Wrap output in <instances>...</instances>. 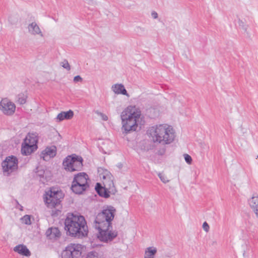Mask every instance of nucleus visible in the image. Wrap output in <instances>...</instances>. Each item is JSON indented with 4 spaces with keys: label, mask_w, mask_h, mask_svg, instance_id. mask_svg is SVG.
I'll return each instance as SVG.
<instances>
[{
    "label": "nucleus",
    "mask_w": 258,
    "mask_h": 258,
    "mask_svg": "<svg viewBox=\"0 0 258 258\" xmlns=\"http://www.w3.org/2000/svg\"><path fill=\"white\" fill-rule=\"evenodd\" d=\"M151 16L154 19H156L158 17V14L156 12L153 11L151 13Z\"/></svg>",
    "instance_id": "obj_35"
},
{
    "label": "nucleus",
    "mask_w": 258,
    "mask_h": 258,
    "mask_svg": "<svg viewBox=\"0 0 258 258\" xmlns=\"http://www.w3.org/2000/svg\"><path fill=\"white\" fill-rule=\"evenodd\" d=\"M21 220L22 223L27 225L31 224L30 216L29 215H26L24 216L21 218Z\"/></svg>",
    "instance_id": "obj_26"
},
{
    "label": "nucleus",
    "mask_w": 258,
    "mask_h": 258,
    "mask_svg": "<svg viewBox=\"0 0 258 258\" xmlns=\"http://www.w3.org/2000/svg\"><path fill=\"white\" fill-rule=\"evenodd\" d=\"M141 115V111L135 106H129L121 112L122 128L125 133L137 130Z\"/></svg>",
    "instance_id": "obj_4"
},
{
    "label": "nucleus",
    "mask_w": 258,
    "mask_h": 258,
    "mask_svg": "<svg viewBox=\"0 0 258 258\" xmlns=\"http://www.w3.org/2000/svg\"><path fill=\"white\" fill-rule=\"evenodd\" d=\"M89 186V185L82 184L81 183L77 182L76 181H73L71 189L74 193L76 194H81L84 191L86 190Z\"/></svg>",
    "instance_id": "obj_12"
},
{
    "label": "nucleus",
    "mask_w": 258,
    "mask_h": 258,
    "mask_svg": "<svg viewBox=\"0 0 258 258\" xmlns=\"http://www.w3.org/2000/svg\"><path fill=\"white\" fill-rule=\"evenodd\" d=\"M61 66L68 71H70L71 70V66L68 62V61L66 59L63 60V61L61 62Z\"/></svg>",
    "instance_id": "obj_28"
},
{
    "label": "nucleus",
    "mask_w": 258,
    "mask_h": 258,
    "mask_svg": "<svg viewBox=\"0 0 258 258\" xmlns=\"http://www.w3.org/2000/svg\"><path fill=\"white\" fill-rule=\"evenodd\" d=\"M83 249L81 244L71 243L68 245L61 254L62 258H80Z\"/></svg>",
    "instance_id": "obj_8"
},
{
    "label": "nucleus",
    "mask_w": 258,
    "mask_h": 258,
    "mask_svg": "<svg viewBox=\"0 0 258 258\" xmlns=\"http://www.w3.org/2000/svg\"><path fill=\"white\" fill-rule=\"evenodd\" d=\"M157 252V248L155 247H147L145 250L144 258H155Z\"/></svg>",
    "instance_id": "obj_23"
},
{
    "label": "nucleus",
    "mask_w": 258,
    "mask_h": 258,
    "mask_svg": "<svg viewBox=\"0 0 258 258\" xmlns=\"http://www.w3.org/2000/svg\"><path fill=\"white\" fill-rule=\"evenodd\" d=\"M83 80V79L80 76H77L74 77V82L75 83H77L79 82H81Z\"/></svg>",
    "instance_id": "obj_32"
},
{
    "label": "nucleus",
    "mask_w": 258,
    "mask_h": 258,
    "mask_svg": "<svg viewBox=\"0 0 258 258\" xmlns=\"http://www.w3.org/2000/svg\"><path fill=\"white\" fill-rule=\"evenodd\" d=\"M74 115V112L71 110H70L67 112L62 111L58 113L56 117L57 121H61L64 119H70Z\"/></svg>",
    "instance_id": "obj_20"
},
{
    "label": "nucleus",
    "mask_w": 258,
    "mask_h": 258,
    "mask_svg": "<svg viewBox=\"0 0 258 258\" xmlns=\"http://www.w3.org/2000/svg\"><path fill=\"white\" fill-rule=\"evenodd\" d=\"M38 136L36 133H29L26 137L24 142L30 145L37 146Z\"/></svg>",
    "instance_id": "obj_19"
},
{
    "label": "nucleus",
    "mask_w": 258,
    "mask_h": 258,
    "mask_svg": "<svg viewBox=\"0 0 258 258\" xmlns=\"http://www.w3.org/2000/svg\"><path fill=\"white\" fill-rule=\"evenodd\" d=\"M28 30L29 33L32 35L35 36L37 35L41 37H44V35L39 26L35 22L28 25Z\"/></svg>",
    "instance_id": "obj_11"
},
{
    "label": "nucleus",
    "mask_w": 258,
    "mask_h": 258,
    "mask_svg": "<svg viewBox=\"0 0 258 258\" xmlns=\"http://www.w3.org/2000/svg\"><path fill=\"white\" fill-rule=\"evenodd\" d=\"M248 203L251 209L255 213L256 216H258V197L253 196L248 201Z\"/></svg>",
    "instance_id": "obj_22"
},
{
    "label": "nucleus",
    "mask_w": 258,
    "mask_h": 258,
    "mask_svg": "<svg viewBox=\"0 0 258 258\" xmlns=\"http://www.w3.org/2000/svg\"><path fill=\"white\" fill-rule=\"evenodd\" d=\"M56 154V148L54 146L48 147L45 148L41 153L40 157L44 160H48L49 158H53Z\"/></svg>",
    "instance_id": "obj_10"
},
{
    "label": "nucleus",
    "mask_w": 258,
    "mask_h": 258,
    "mask_svg": "<svg viewBox=\"0 0 258 258\" xmlns=\"http://www.w3.org/2000/svg\"><path fill=\"white\" fill-rule=\"evenodd\" d=\"M36 169L37 170L36 171L37 175L40 177H43L44 170L43 169H39V168H37Z\"/></svg>",
    "instance_id": "obj_31"
},
{
    "label": "nucleus",
    "mask_w": 258,
    "mask_h": 258,
    "mask_svg": "<svg viewBox=\"0 0 258 258\" xmlns=\"http://www.w3.org/2000/svg\"><path fill=\"white\" fill-rule=\"evenodd\" d=\"M237 24L239 28L242 29L244 33H247V25L243 20L238 19Z\"/></svg>",
    "instance_id": "obj_24"
},
{
    "label": "nucleus",
    "mask_w": 258,
    "mask_h": 258,
    "mask_svg": "<svg viewBox=\"0 0 258 258\" xmlns=\"http://www.w3.org/2000/svg\"><path fill=\"white\" fill-rule=\"evenodd\" d=\"M88 179V175L84 172H81L74 176L73 181H76L77 182H79V183H81L82 184L83 183L84 185H89L87 181Z\"/></svg>",
    "instance_id": "obj_18"
},
{
    "label": "nucleus",
    "mask_w": 258,
    "mask_h": 258,
    "mask_svg": "<svg viewBox=\"0 0 258 258\" xmlns=\"http://www.w3.org/2000/svg\"><path fill=\"white\" fill-rule=\"evenodd\" d=\"M46 235L51 239H56L60 236V232L58 228L51 227L47 229Z\"/></svg>",
    "instance_id": "obj_14"
},
{
    "label": "nucleus",
    "mask_w": 258,
    "mask_h": 258,
    "mask_svg": "<svg viewBox=\"0 0 258 258\" xmlns=\"http://www.w3.org/2000/svg\"><path fill=\"white\" fill-rule=\"evenodd\" d=\"M112 91L116 94H122L126 96H129L127 91L122 84H115L111 87Z\"/></svg>",
    "instance_id": "obj_15"
},
{
    "label": "nucleus",
    "mask_w": 258,
    "mask_h": 258,
    "mask_svg": "<svg viewBox=\"0 0 258 258\" xmlns=\"http://www.w3.org/2000/svg\"><path fill=\"white\" fill-rule=\"evenodd\" d=\"M63 198V194L61 191L51 188L46 192L44 201L48 207L53 208L60 204Z\"/></svg>",
    "instance_id": "obj_6"
},
{
    "label": "nucleus",
    "mask_w": 258,
    "mask_h": 258,
    "mask_svg": "<svg viewBox=\"0 0 258 258\" xmlns=\"http://www.w3.org/2000/svg\"><path fill=\"white\" fill-rule=\"evenodd\" d=\"M73 159H74V162H73L71 172L81 170L83 166L82 158L81 157L77 156L76 155H74Z\"/></svg>",
    "instance_id": "obj_16"
},
{
    "label": "nucleus",
    "mask_w": 258,
    "mask_h": 258,
    "mask_svg": "<svg viewBox=\"0 0 258 258\" xmlns=\"http://www.w3.org/2000/svg\"><path fill=\"white\" fill-rule=\"evenodd\" d=\"M103 184L104 187L101 186V184L97 183L95 186V189L98 194L103 198H108L109 194L114 195L116 190L113 183V177L112 175L107 174L103 176Z\"/></svg>",
    "instance_id": "obj_5"
},
{
    "label": "nucleus",
    "mask_w": 258,
    "mask_h": 258,
    "mask_svg": "<svg viewBox=\"0 0 258 258\" xmlns=\"http://www.w3.org/2000/svg\"><path fill=\"white\" fill-rule=\"evenodd\" d=\"M15 104L7 99H3L0 102V109L6 115L13 114L15 112Z\"/></svg>",
    "instance_id": "obj_9"
},
{
    "label": "nucleus",
    "mask_w": 258,
    "mask_h": 258,
    "mask_svg": "<svg viewBox=\"0 0 258 258\" xmlns=\"http://www.w3.org/2000/svg\"><path fill=\"white\" fill-rule=\"evenodd\" d=\"M14 251L24 256H29L31 255L30 250L24 244H19L16 246L14 248Z\"/></svg>",
    "instance_id": "obj_17"
},
{
    "label": "nucleus",
    "mask_w": 258,
    "mask_h": 258,
    "mask_svg": "<svg viewBox=\"0 0 258 258\" xmlns=\"http://www.w3.org/2000/svg\"><path fill=\"white\" fill-rule=\"evenodd\" d=\"M86 258H98V253L95 251H92L89 252Z\"/></svg>",
    "instance_id": "obj_29"
},
{
    "label": "nucleus",
    "mask_w": 258,
    "mask_h": 258,
    "mask_svg": "<svg viewBox=\"0 0 258 258\" xmlns=\"http://www.w3.org/2000/svg\"><path fill=\"white\" fill-rule=\"evenodd\" d=\"M203 229L205 230V231H206V232L209 231V226L208 224L206 222H205L203 223Z\"/></svg>",
    "instance_id": "obj_33"
},
{
    "label": "nucleus",
    "mask_w": 258,
    "mask_h": 258,
    "mask_svg": "<svg viewBox=\"0 0 258 258\" xmlns=\"http://www.w3.org/2000/svg\"><path fill=\"white\" fill-rule=\"evenodd\" d=\"M18 163L16 156L11 155L7 157L1 164L4 175L10 176L12 173L16 172L18 169Z\"/></svg>",
    "instance_id": "obj_7"
},
{
    "label": "nucleus",
    "mask_w": 258,
    "mask_h": 258,
    "mask_svg": "<svg viewBox=\"0 0 258 258\" xmlns=\"http://www.w3.org/2000/svg\"><path fill=\"white\" fill-rule=\"evenodd\" d=\"M64 229L68 235L83 238L88 235V228L84 216L68 214L64 221Z\"/></svg>",
    "instance_id": "obj_2"
},
{
    "label": "nucleus",
    "mask_w": 258,
    "mask_h": 258,
    "mask_svg": "<svg viewBox=\"0 0 258 258\" xmlns=\"http://www.w3.org/2000/svg\"><path fill=\"white\" fill-rule=\"evenodd\" d=\"M184 156V159H185V162L188 164H191V162H192V158L191 157H190V156H189V155L187 154H184L183 155Z\"/></svg>",
    "instance_id": "obj_30"
},
{
    "label": "nucleus",
    "mask_w": 258,
    "mask_h": 258,
    "mask_svg": "<svg viewBox=\"0 0 258 258\" xmlns=\"http://www.w3.org/2000/svg\"><path fill=\"white\" fill-rule=\"evenodd\" d=\"M73 157L74 155H70L64 158L62 164L66 170L71 172L72 167H73V162H74Z\"/></svg>",
    "instance_id": "obj_21"
},
{
    "label": "nucleus",
    "mask_w": 258,
    "mask_h": 258,
    "mask_svg": "<svg viewBox=\"0 0 258 258\" xmlns=\"http://www.w3.org/2000/svg\"><path fill=\"white\" fill-rule=\"evenodd\" d=\"M115 212V209L109 206L96 216L93 226L98 230L97 237L101 241H111L117 236V232L112 230L111 222L114 219Z\"/></svg>",
    "instance_id": "obj_1"
},
{
    "label": "nucleus",
    "mask_w": 258,
    "mask_h": 258,
    "mask_svg": "<svg viewBox=\"0 0 258 258\" xmlns=\"http://www.w3.org/2000/svg\"><path fill=\"white\" fill-rule=\"evenodd\" d=\"M148 133L154 144L162 145L172 143L175 138V132L173 127L167 124H160L151 127Z\"/></svg>",
    "instance_id": "obj_3"
},
{
    "label": "nucleus",
    "mask_w": 258,
    "mask_h": 258,
    "mask_svg": "<svg viewBox=\"0 0 258 258\" xmlns=\"http://www.w3.org/2000/svg\"><path fill=\"white\" fill-rule=\"evenodd\" d=\"M97 114L101 116L103 120L106 121L108 120V117L105 114L101 112H97Z\"/></svg>",
    "instance_id": "obj_34"
},
{
    "label": "nucleus",
    "mask_w": 258,
    "mask_h": 258,
    "mask_svg": "<svg viewBox=\"0 0 258 258\" xmlns=\"http://www.w3.org/2000/svg\"><path fill=\"white\" fill-rule=\"evenodd\" d=\"M158 176L160 180L164 183H166L169 181V180L168 179L167 176L161 173H158Z\"/></svg>",
    "instance_id": "obj_27"
},
{
    "label": "nucleus",
    "mask_w": 258,
    "mask_h": 258,
    "mask_svg": "<svg viewBox=\"0 0 258 258\" xmlns=\"http://www.w3.org/2000/svg\"><path fill=\"white\" fill-rule=\"evenodd\" d=\"M17 101L20 104H24L26 102V96L24 94H20L17 97Z\"/></svg>",
    "instance_id": "obj_25"
},
{
    "label": "nucleus",
    "mask_w": 258,
    "mask_h": 258,
    "mask_svg": "<svg viewBox=\"0 0 258 258\" xmlns=\"http://www.w3.org/2000/svg\"><path fill=\"white\" fill-rule=\"evenodd\" d=\"M22 208H23L22 207H21V208H20L21 210H23Z\"/></svg>",
    "instance_id": "obj_36"
},
{
    "label": "nucleus",
    "mask_w": 258,
    "mask_h": 258,
    "mask_svg": "<svg viewBox=\"0 0 258 258\" xmlns=\"http://www.w3.org/2000/svg\"><path fill=\"white\" fill-rule=\"evenodd\" d=\"M37 149V146L30 145L24 142L22 143L21 153L23 155L28 156L34 152Z\"/></svg>",
    "instance_id": "obj_13"
}]
</instances>
